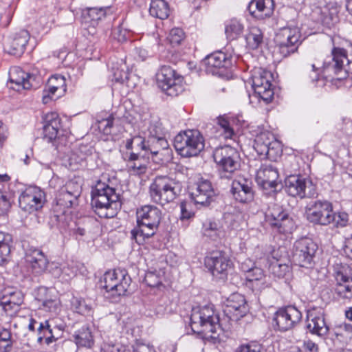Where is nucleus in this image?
<instances>
[{
  "label": "nucleus",
  "mask_w": 352,
  "mask_h": 352,
  "mask_svg": "<svg viewBox=\"0 0 352 352\" xmlns=\"http://www.w3.org/2000/svg\"><path fill=\"white\" fill-rule=\"evenodd\" d=\"M162 212L156 206L145 205L137 210V226L131 231L130 238L138 244L153 236L160 225Z\"/></svg>",
  "instance_id": "1"
},
{
  "label": "nucleus",
  "mask_w": 352,
  "mask_h": 352,
  "mask_svg": "<svg viewBox=\"0 0 352 352\" xmlns=\"http://www.w3.org/2000/svg\"><path fill=\"white\" fill-rule=\"evenodd\" d=\"M119 196L115 188L108 184L98 182L91 190V201L94 212L100 218H112L120 206Z\"/></svg>",
  "instance_id": "2"
},
{
  "label": "nucleus",
  "mask_w": 352,
  "mask_h": 352,
  "mask_svg": "<svg viewBox=\"0 0 352 352\" xmlns=\"http://www.w3.org/2000/svg\"><path fill=\"white\" fill-rule=\"evenodd\" d=\"M190 327L197 334L205 338H215V334L220 329L219 317L214 314L210 305L193 309L190 316Z\"/></svg>",
  "instance_id": "3"
},
{
  "label": "nucleus",
  "mask_w": 352,
  "mask_h": 352,
  "mask_svg": "<svg viewBox=\"0 0 352 352\" xmlns=\"http://www.w3.org/2000/svg\"><path fill=\"white\" fill-rule=\"evenodd\" d=\"M182 190V183L168 176H157L149 186L151 200L162 206L173 201Z\"/></svg>",
  "instance_id": "4"
},
{
  "label": "nucleus",
  "mask_w": 352,
  "mask_h": 352,
  "mask_svg": "<svg viewBox=\"0 0 352 352\" xmlns=\"http://www.w3.org/2000/svg\"><path fill=\"white\" fill-rule=\"evenodd\" d=\"M348 63L349 59L346 50L334 47L331 54L324 60L322 68V78L327 82H331L346 78L348 72L346 66Z\"/></svg>",
  "instance_id": "5"
},
{
  "label": "nucleus",
  "mask_w": 352,
  "mask_h": 352,
  "mask_svg": "<svg viewBox=\"0 0 352 352\" xmlns=\"http://www.w3.org/2000/svg\"><path fill=\"white\" fill-rule=\"evenodd\" d=\"M130 283L131 278L124 269L118 267L106 272L103 285L106 291L105 297L113 302H118L120 296L126 294Z\"/></svg>",
  "instance_id": "6"
},
{
  "label": "nucleus",
  "mask_w": 352,
  "mask_h": 352,
  "mask_svg": "<svg viewBox=\"0 0 352 352\" xmlns=\"http://www.w3.org/2000/svg\"><path fill=\"white\" fill-rule=\"evenodd\" d=\"M174 147L184 157L197 156L204 148V139L197 130H186L174 138Z\"/></svg>",
  "instance_id": "7"
},
{
  "label": "nucleus",
  "mask_w": 352,
  "mask_h": 352,
  "mask_svg": "<svg viewBox=\"0 0 352 352\" xmlns=\"http://www.w3.org/2000/svg\"><path fill=\"white\" fill-rule=\"evenodd\" d=\"M213 158L219 166L221 178L229 179L240 167V156L237 150L225 145L217 148L213 153Z\"/></svg>",
  "instance_id": "8"
},
{
  "label": "nucleus",
  "mask_w": 352,
  "mask_h": 352,
  "mask_svg": "<svg viewBox=\"0 0 352 352\" xmlns=\"http://www.w3.org/2000/svg\"><path fill=\"white\" fill-rule=\"evenodd\" d=\"M272 74L262 68H256L251 76L252 87L254 91L252 96L258 100H262L265 103L272 101L274 97V91L272 88Z\"/></svg>",
  "instance_id": "9"
},
{
  "label": "nucleus",
  "mask_w": 352,
  "mask_h": 352,
  "mask_svg": "<svg viewBox=\"0 0 352 352\" xmlns=\"http://www.w3.org/2000/svg\"><path fill=\"white\" fill-rule=\"evenodd\" d=\"M156 76L158 87L168 96H177L184 90L183 77L170 66H162Z\"/></svg>",
  "instance_id": "10"
},
{
  "label": "nucleus",
  "mask_w": 352,
  "mask_h": 352,
  "mask_svg": "<svg viewBox=\"0 0 352 352\" xmlns=\"http://www.w3.org/2000/svg\"><path fill=\"white\" fill-rule=\"evenodd\" d=\"M332 210L333 205L327 200L311 201L305 207V217L314 226H327L330 225Z\"/></svg>",
  "instance_id": "11"
},
{
  "label": "nucleus",
  "mask_w": 352,
  "mask_h": 352,
  "mask_svg": "<svg viewBox=\"0 0 352 352\" xmlns=\"http://www.w3.org/2000/svg\"><path fill=\"white\" fill-rule=\"evenodd\" d=\"M287 193L300 199L312 198L317 195L316 187L312 181L300 175L288 176L285 181Z\"/></svg>",
  "instance_id": "12"
},
{
  "label": "nucleus",
  "mask_w": 352,
  "mask_h": 352,
  "mask_svg": "<svg viewBox=\"0 0 352 352\" xmlns=\"http://www.w3.org/2000/svg\"><path fill=\"white\" fill-rule=\"evenodd\" d=\"M81 193V179L76 177L69 179L60 188L56 197V204L62 207L63 212H65V209L78 204V199Z\"/></svg>",
  "instance_id": "13"
},
{
  "label": "nucleus",
  "mask_w": 352,
  "mask_h": 352,
  "mask_svg": "<svg viewBox=\"0 0 352 352\" xmlns=\"http://www.w3.org/2000/svg\"><path fill=\"white\" fill-rule=\"evenodd\" d=\"M300 33L297 27H285L276 35L279 52L287 57L296 52L300 44Z\"/></svg>",
  "instance_id": "14"
},
{
  "label": "nucleus",
  "mask_w": 352,
  "mask_h": 352,
  "mask_svg": "<svg viewBox=\"0 0 352 352\" xmlns=\"http://www.w3.org/2000/svg\"><path fill=\"white\" fill-rule=\"evenodd\" d=\"M45 201V194L37 186L26 188L19 197V207L28 213H32L41 209Z\"/></svg>",
  "instance_id": "15"
},
{
  "label": "nucleus",
  "mask_w": 352,
  "mask_h": 352,
  "mask_svg": "<svg viewBox=\"0 0 352 352\" xmlns=\"http://www.w3.org/2000/svg\"><path fill=\"white\" fill-rule=\"evenodd\" d=\"M317 244L310 238L304 237L297 240L293 247V264L311 263L314 261Z\"/></svg>",
  "instance_id": "16"
},
{
  "label": "nucleus",
  "mask_w": 352,
  "mask_h": 352,
  "mask_svg": "<svg viewBox=\"0 0 352 352\" xmlns=\"http://www.w3.org/2000/svg\"><path fill=\"white\" fill-rule=\"evenodd\" d=\"M302 318L301 312L294 306H287L278 309L274 321L278 329L286 331L292 329Z\"/></svg>",
  "instance_id": "17"
},
{
  "label": "nucleus",
  "mask_w": 352,
  "mask_h": 352,
  "mask_svg": "<svg viewBox=\"0 0 352 352\" xmlns=\"http://www.w3.org/2000/svg\"><path fill=\"white\" fill-rule=\"evenodd\" d=\"M230 192L236 201L250 203L254 197L252 182L244 177H238L232 182Z\"/></svg>",
  "instance_id": "18"
},
{
  "label": "nucleus",
  "mask_w": 352,
  "mask_h": 352,
  "mask_svg": "<svg viewBox=\"0 0 352 352\" xmlns=\"http://www.w3.org/2000/svg\"><path fill=\"white\" fill-rule=\"evenodd\" d=\"M190 196L195 205L208 206L215 196L212 184L207 179H201L190 188Z\"/></svg>",
  "instance_id": "19"
},
{
  "label": "nucleus",
  "mask_w": 352,
  "mask_h": 352,
  "mask_svg": "<svg viewBox=\"0 0 352 352\" xmlns=\"http://www.w3.org/2000/svg\"><path fill=\"white\" fill-rule=\"evenodd\" d=\"M267 221L272 227H276L280 232H285L292 225V219L289 218L287 212L278 205H273L269 207L266 212Z\"/></svg>",
  "instance_id": "20"
},
{
  "label": "nucleus",
  "mask_w": 352,
  "mask_h": 352,
  "mask_svg": "<svg viewBox=\"0 0 352 352\" xmlns=\"http://www.w3.org/2000/svg\"><path fill=\"white\" fill-rule=\"evenodd\" d=\"M35 300L38 302V308L55 316L60 311L59 299L52 295L51 291L45 287H40L36 292Z\"/></svg>",
  "instance_id": "21"
},
{
  "label": "nucleus",
  "mask_w": 352,
  "mask_h": 352,
  "mask_svg": "<svg viewBox=\"0 0 352 352\" xmlns=\"http://www.w3.org/2000/svg\"><path fill=\"white\" fill-rule=\"evenodd\" d=\"M248 305L245 297L239 293L232 294L226 302L224 313L229 318L238 320L248 312Z\"/></svg>",
  "instance_id": "22"
},
{
  "label": "nucleus",
  "mask_w": 352,
  "mask_h": 352,
  "mask_svg": "<svg viewBox=\"0 0 352 352\" xmlns=\"http://www.w3.org/2000/svg\"><path fill=\"white\" fill-rule=\"evenodd\" d=\"M230 55L217 51L207 56L204 60L206 72L212 75H221L219 69L227 68L232 64Z\"/></svg>",
  "instance_id": "23"
},
{
  "label": "nucleus",
  "mask_w": 352,
  "mask_h": 352,
  "mask_svg": "<svg viewBox=\"0 0 352 352\" xmlns=\"http://www.w3.org/2000/svg\"><path fill=\"white\" fill-rule=\"evenodd\" d=\"M307 329L312 334L318 336H324L329 332V326L327 324L323 311L320 309L309 310L307 316Z\"/></svg>",
  "instance_id": "24"
},
{
  "label": "nucleus",
  "mask_w": 352,
  "mask_h": 352,
  "mask_svg": "<svg viewBox=\"0 0 352 352\" xmlns=\"http://www.w3.org/2000/svg\"><path fill=\"white\" fill-rule=\"evenodd\" d=\"M278 173L271 164H262L256 172V181L264 189L275 191L277 186Z\"/></svg>",
  "instance_id": "25"
},
{
  "label": "nucleus",
  "mask_w": 352,
  "mask_h": 352,
  "mask_svg": "<svg viewBox=\"0 0 352 352\" xmlns=\"http://www.w3.org/2000/svg\"><path fill=\"white\" fill-rule=\"evenodd\" d=\"M30 34L27 30H21L12 34L6 43V50L8 54L20 56L25 50L30 39Z\"/></svg>",
  "instance_id": "26"
},
{
  "label": "nucleus",
  "mask_w": 352,
  "mask_h": 352,
  "mask_svg": "<svg viewBox=\"0 0 352 352\" xmlns=\"http://www.w3.org/2000/svg\"><path fill=\"white\" fill-rule=\"evenodd\" d=\"M171 150L169 148V144L166 138H147L146 144V157H150L155 161L162 160L159 156L167 155L168 157L171 155Z\"/></svg>",
  "instance_id": "27"
},
{
  "label": "nucleus",
  "mask_w": 352,
  "mask_h": 352,
  "mask_svg": "<svg viewBox=\"0 0 352 352\" xmlns=\"http://www.w3.org/2000/svg\"><path fill=\"white\" fill-rule=\"evenodd\" d=\"M35 80L34 75L25 73L19 67H14L10 73V82L14 85L10 87L18 91L21 89H30L34 87Z\"/></svg>",
  "instance_id": "28"
},
{
  "label": "nucleus",
  "mask_w": 352,
  "mask_h": 352,
  "mask_svg": "<svg viewBox=\"0 0 352 352\" xmlns=\"http://www.w3.org/2000/svg\"><path fill=\"white\" fill-rule=\"evenodd\" d=\"M111 7H93L86 8L82 10L81 20L86 27H96L100 21H102L107 15L110 14Z\"/></svg>",
  "instance_id": "29"
},
{
  "label": "nucleus",
  "mask_w": 352,
  "mask_h": 352,
  "mask_svg": "<svg viewBox=\"0 0 352 352\" xmlns=\"http://www.w3.org/2000/svg\"><path fill=\"white\" fill-rule=\"evenodd\" d=\"M336 293L342 300L352 299V276L338 271L336 276Z\"/></svg>",
  "instance_id": "30"
},
{
  "label": "nucleus",
  "mask_w": 352,
  "mask_h": 352,
  "mask_svg": "<svg viewBox=\"0 0 352 352\" xmlns=\"http://www.w3.org/2000/svg\"><path fill=\"white\" fill-rule=\"evenodd\" d=\"M44 135L52 140L55 139L60 129V119L56 112L47 113L43 118Z\"/></svg>",
  "instance_id": "31"
},
{
  "label": "nucleus",
  "mask_w": 352,
  "mask_h": 352,
  "mask_svg": "<svg viewBox=\"0 0 352 352\" xmlns=\"http://www.w3.org/2000/svg\"><path fill=\"white\" fill-rule=\"evenodd\" d=\"M73 337L78 348L91 349L94 345V336L92 329L87 325L76 330Z\"/></svg>",
  "instance_id": "32"
},
{
  "label": "nucleus",
  "mask_w": 352,
  "mask_h": 352,
  "mask_svg": "<svg viewBox=\"0 0 352 352\" xmlns=\"http://www.w3.org/2000/svg\"><path fill=\"white\" fill-rule=\"evenodd\" d=\"M203 234L216 241L224 238L226 232L219 221L208 220L203 226Z\"/></svg>",
  "instance_id": "33"
},
{
  "label": "nucleus",
  "mask_w": 352,
  "mask_h": 352,
  "mask_svg": "<svg viewBox=\"0 0 352 352\" xmlns=\"http://www.w3.org/2000/svg\"><path fill=\"white\" fill-rule=\"evenodd\" d=\"M313 17L318 16L316 20L322 24L330 27L338 21V12L336 9L316 8L313 11Z\"/></svg>",
  "instance_id": "34"
},
{
  "label": "nucleus",
  "mask_w": 352,
  "mask_h": 352,
  "mask_svg": "<svg viewBox=\"0 0 352 352\" xmlns=\"http://www.w3.org/2000/svg\"><path fill=\"white\" fill-rule=\"evenodd\" d=\"M139 153H131L127 160L126 166L131 175H141L146 173L147 167L144 160L140 157Z\"/></svg>",
  "instance_id": "35"
},
{
  "label": "nucleus",
  "mask_w": 352,
  "mask_h": 352,
  "mask_svg": "<svg viewBox=\"0 0 352 352\" xmlns=\"http://www.w3.org/2000/svg\"><path fill=\"white\" fill-rule=\"evenodd\" d=\"M149 12L154 17L165 19L169 16V5L165 0H152L150 4Z\"/></svg>",
  "instance_id": "36"
},
{
  "label": "nucleus",
  "mask_w": 352,
  "mask_h": 352,
  "mask_svg": "<svg viewBox=\"0 0 352 352\" xmlns=\"http://www.w3.org/2000/svg\"><path fill=\"white\" fill-rule=\"evenodd\" d=\"M146 144L147 138L140 135H134L125 141V147L127 150H135L137 151L136 153L142 154L143 157H146Z\"/></svg>",
  "instance_id": "37"
},
{
  "label": "nucleus",
  "mask_w": 352,
  "mask_h": 352,
  "mask_svg": "<svg viewBox=\"0 0 352 352\" xmlns=\"http://www.w3.org/2000/svg\"><path fill=\"white\" fill-rule=\"evenodd\" d=\"M47 89H49V93H51L52 95H55L56 93L58 92V96H57L56 98H58L60 95L66 91L65 77L59 74L52 76L48 80Z\"/></svg>",
  "instance_id": "38"
},
{
  "label": "nucleus",
  "mask_w": 352,
  "mask_h": 352,
  "mask_svg": "<svg viewBox=\"0 0 352 352\" xmlns=\"http://www.w3.org/2000/svg\"><path fill=\"white\" fill-rule=\"evenodd\" d=\"M274 136L269 131L261 132L256 136L254 148L260 155H263L264 152H267L268 150L266 149L270 144L271 141H273Z\"/></svg>",
  "instance_id": "39"
},
{
  "label": "nucleus",
  "mask_w": 352,
  "mask_h": 352,
  "mask_svg": "<svg viewBox=\"0 0 352 352\" xmlns=\"http://www.w3.org/2000/svg\"><path fill=\"white\" fill-rule=\"evenodd\" d=\"M11 242L12 237L10 234L0 232V264L10 261Z\"/></svg>",
  "instance_id": "40"
},
{
  "label": "nucleus",
  "mask_w": 352,
  "mask_h": 352,
  "mask_svg": "<svg viewBox=\"0 0 352 352\" xmlns=\"http://www.w3.org/2000/svg\"><path fill=\"white\" fill-rule=\"evenodd\" d=\"M146 138H166V131L162 122L157 119L151 120L144 132Z\"/></svg>",
  "instance_id": "41"
},
{
  "label": "nucleus",
  "mask_w": 352,
  "mask_h": 352,
  "mask_svg": "<svg viewBox=\"0 0 352 352\" xmlns=\"http://www.w3.org/2000/svg\"><path fill=\"white\" fill-rule=\"evenodd\" d=\"M263 39V33L257 27H252L245 36L247 44L252 50L257 49L262 44Z\"/></svg>",
  "instance_id": "42"
},
{
  "label": "nucleus",
  "mask_w": 352,
  "mask_h": 352,
  "mask_svg": "<svg viewBox=\"0 0 352 352\" xmlns=\"http://www.w3.org/2000/svg\"><path fill=\"white\" fill-rule=\"evenodd\" d=\"M258 12L256 19H263L270 16L274 11L273 0H254Z\"/></svg>",
  "instance_id": "43"
},
{
  "label": "nucleus",
  "mask_w": 352,
  "mask_h": 352,
  "mask_svg": "<svg viewBox=\"0 0 352 352\" xmlns=\"http://www.w3.org/2000/svg\"><path fill=\"white\" fill-rule=\"evenodd\" d=\"M229 255L223 251H212L204 258V264H228L230 262Z\"/></svg>",
  "instance_id": "44"
},
{
  "label": "nucleus",
  "mask_w": 352,
  "mask_h": 352,
  "mask_svg": "<svg viewBox=\"0 0 352 352\" xmlns=\"http://www.w3.org/2000/svg\"><path fill=\"white\" fill-rule=\"evenodd\" d=\"M349 222V214L343 210H338L331 212L330 215V224H333V226L337 228H342L348 226Z\"/></svg>",
  "instance_id": "45"
},
{
  "label": "nucleus",
  "mask_w": 352,
  "mask_h": 352,
  "mask_svg": "<svg viewBox=\"0 0 352 352\" xmlns=\"http://www.w3.org/2000/svg\"><path fill=\"white\" fill-rule=\"evenodd\" d=\"M38 333V341L39 342H41L44 340L45 342L49 344L55 340L54 336L52 334V329L50 328L47 320L39 323Z\"/></svg>",
  "instance_id": "46"
},
{
  "label": "nucleus",
  "mask_w": 352,
  "mask_h": 352,
  "mask_svg": "<svg viewBox=\"0 0 352 352\" xmlns=\"http://www.w3.org/2000/svg\"><path fill=\"white\" fill-rule=\"evenodd\" d=\"M243 30V25L239 21L233 19L226 25L225 33L228 39L234 40L242 33Z\"/></svg>",
  "instance_id": "47"
},
{
  "label": "nucleus",
  "mask_w": 352,
  "mask_h": 352,
  "mask_svg": "<svg viewBox=\"0 0 352 352\" xmlns=\"http://www.w3.org/2000/svg\"><path fill=\"white\" fill-rule=\"evenodd\" d=\"M25 258L28 264H48L45 255L38 249L29 250L25 254Z\"/></svg>",
  "instance_id": "48"
},
{
  "label": "nucleus",
  "mask_w": 352,
  "mask_h": 352,
  "mask_svg": "<svg viewBox=\"0 0 352 352\" xmlns=\"http://www.w3.org/2000/svg\"><path fill=\"white\" fill-rule=\"evenodd\" d=\"M23 302V296L19 291L10 292L5 294L1 298V303L12 304L13 309L19 310L21 305Z\"/></svg>",
  "instance_id": "49"
},
{
  "label": "nucleus",
  "mask_w": 352,
  "mask_h": 352,
  "mask_svg": "<svg viewBox=\"0 0 352 352\" xmlns=\"http://www.w3.org/2000/svg\"><path fill=\"white\" fill-rule=\"evenodd\" d=\"M71 308L81 315H89L92 309L91 306L87 303L84 299L75 296L71 300Z\"/></svg>",
  "instance_id": "50"
},
{
  "label": "nucleus",
  "mask_w": 352,
  "mask_h": 352,
  "mask_svg": "<svg viewBox=\"0 0 352 352\" xmlns=\"http://www.w3.org/2000/svg\"><path fill=\"white\" fill-rule=\"evenodd\" d=\"M144 281L151 287H160L163 286L160 272H157L156 270H147L144 274Z\"/></svg>",
  "instance_id": "51"
},
{
  "label": "nucleus",
  "mask_w": 352,
  "mask_h": 352,
  "mask_svg": "<svg viewBox=\"0 0 352 352\" xmlns=\"http://www.w3.org/2000/svg\"><path fill=\"white\" fill-rule=\"evenodd\" d=\"M266 150L267 152H264L263 155H265L268 159L271 160H276V159L281 155L282 148L281 144L275 137L273 138V141H271L270 144L268 146Z\"/></svg>",
  "instance_id": "52"
},
{
  "label": "nucleus",
  "mask_w": 352,
  "mask_h": 352,
  "mask_svg": "<svg viewBox=\"0 0 352 352\" xmlns=\"http://www.w3.org/2000/svg\"><path fill=\"white\" fill-rule=\"evenodd\" d=\"M305 71L309 74L311 82H317L319 86L325 85L327 81L322 78V72H320L319 68L316 67L314 64L307 65Z\"/></svg>",
  "instance_id": "53"
},
{
  "label": "nucleus",
  "mask_w": 352,
  "mask_h": 352,
  "mask_svg": "<svg viewBox=\"0 0 352 352\" xmlns=\"http://www.w3.org/2000/svg\"><path fill=\"white\" fill-rule=\"evenodd\" d=\"M217 124L219 126L221 134L225 139H232L234 136V129L230 126V122L225 117L218 118Z\"/></svg>",
  "instance_id": "54"
},
{
  "label": "nucleus",
  "mask_w": 352,
  "mask_h": 352,
  "mask_svg": "<svg viewBox=\"0 0 352 352\" xmlns=\"http://www.w3.org/2000/svg\"><path fill=\"white\" fill-rule=\"evenodd\" d=\"M11 333L7 329L0 331V350L2 352H8L11 350L12 342Z\"/></svg>",
  "instance_id": "55"
},
{
  "label": "nucleus",
  "mask_w": 352,
  "mask_h": 352,
  "mask_svg": "<svg viewBox=\"0 0 352 352\" xmlns=\"http://www.w3.org/2000/svg\"><path fill=\"white\" fill-rule=\"evenodd\" d=\"M125 65H121L120 68H116L113 72V80L116 82L123 83H129L131 74L128 71H125ZM129 86V85H127Z\"/></svg>",
  "instance_id": "56"
},
{
  "label": "nucleus",
  "mask_w": 352,
  "mask_h": 352,
  "mask_svg": "<svg viewBox=\"0 0 352 352\" xmlns=\"http://www.w3.org/2000/svg\"><path fill=\"white\" fill-rule=\"evenodd\" d=\"M263 276V270L257 265H254L245 271V278L249 282L260 280Z\"/></svg>",
  "instance_id": "57"
},
{
  "label": "nucleus",
  "mask_w": 352,
  "mask_h": 352,
  "mask_svg": "<svg viewBox=\"0 0 352 352\" xmlns=\"http://www.w3.org/2000/svg\"><path fill=\"white\" fill-rule=\"evenodd\" d=\"M184 38V32L179 28H173L169 33L168 39L173 45H179Z\"/></svg>",
  "instance_id": "58"
},
{
  "label": "nucleus",
  "mask_w": 352,
  "mask_h": 352,
  "mask_svg": "<svg viewBox=\"0 0 352 352\" xmlns=\"http://www.w3.org/2000/svg\"><path fill=\"white\" fill-rule=\"evenodd\" d=\"M115 119L112 116L99 122V129L106 135L113 133Z\"/></svg>",
  "instance_id": "59"
},
{
  "label": "nucleus",
  "mask_w": 352,
  "mask_h": 352,
  "mask_svg": "<svg viewBox=\"0 0 352 352\" xmlns=\"http://www.w3.org/2000/svg\"><path fill=\"white\" fill-rule=\"evenodd\" d=\"M206 267L212 276L219 279L226 277V268L223 267V265H206Z\"/></svg>",
  "instance_id": "60"
},
{
  "label": "nucleus",
  "mask_w": 352,
  "mask_h": 352,
  "mask_svg": "<svg viewBox=\"0 0 352 352\" xmlns=\"http://www.w3.org/2000/svg\"><path fill=\"white\" fill-rule=\"evenodd\" d=\"M181 220H188L194 216V212L191 210L190 204L187 201H182L180 203Z\"/></svg>",
  "instance_id": "61"
},
{
  "label": "nucleus",
  "mask_w": 352,
  "mask_h": 352,
  "mask_svg": "<svg viewBox=\"0 0 352 352\" xmlns=\"http://www.w3.org/2000/svg\"><path fill=\"white\" fill-rule=\"evenodd\" d=\"M338 129L342 131V133L347 138H352V121L349 119H343L341 123L337 125Z\"/></svg>",
  "instance_id": "62"
},
{
  "label": "nucleus",
  "mask_w": 352,
  "mask_h": 352,
  "mask_svg": "<svg viewBox=\"0 0 352 352\" xmlns=\"http://www.w3.org/2000/svg\"><path fill=\"white\" fill-rule=\"evenodd\" d=\"M236 352H263V346L256 342L241 346Z\"/></svg>",
  "instance_id": "63"
},
{
  "label": "nucleus",
  "mask_w": 352,
  "mask_h": 352,
  "mask_svg": "<svg viewBox=\"0 0 352 352\" xmlns=\"http://www.w3.org/2000/svg\"><path fill=\"white\" fill-rule=\"evenodd\" d=\"M339 333L341 336H344L346 338H351L352 336V325L350 324H343L340 326L338 329Z\"/></svg>",
  "instance_id": "64"
}]
</instances>
